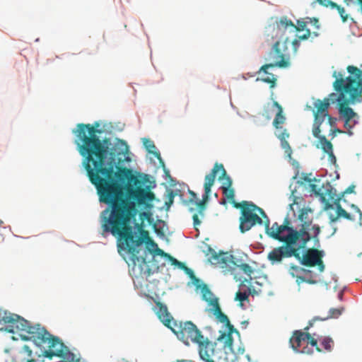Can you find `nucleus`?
Returning a JSON list of instances; mask_svg holds the SVG:
<instances>
[{"label":"nucleus","instance_id":"nucleus-43","mask_svg":"<svg viewBox=\"0 0 362 362\" xmlns=\"http://www.w3.org/2000/svg\"><path fill=\"white\" fill-rule=\"evenodd\" d=\"M357 1H358V4L360 6V11H361V12L362 13V0H357Z\"/></svg>","mask_w":362,"mask_h":362},{"label":"nucleus","instance_id":"nucleus-18","mask_svg":"<svg viewBox=\"0 0 362 362\" xmlns=\"http://www.w3.org/2000/svg\"><path fill=\"white\" fill-rule=\"evenodd\" d=\"M307 269L298 267L297 265L291 264L288 269V273L291 276L296 278V283L300 285L303 282H306L309 284H315L317 281L311 279H306L303 276V272H306Z\"/></svg>","mask_w":362,"mask_h":362},{"label":"nucleus","instance_id":"nucleus-19","mask_svg":"<svg viewBox=\"0 0 362 362\" xmlns=\"http://www.w3.org/2000/svg\"><path fill=\"white\" fill-rule=\"evenodd\" d=\"M157 253L158 255H160L161 256L167 257L170 260V262H171V264L173 265L177 266L179 268L185 269L186 271L187 274H189V276H190V278L192 279H194L196 281H199V279H197L196 276H194L193 271L192 269H189L188 267H187L184 263L179 262L177 259H176L175 258L172 257L170 255L164 252L160 249H158Z\"/></svg>","mask_w":362,"mask_h":362},{"label":"nucleus","instance_id":"nucleus-36","mask_svg":"<svg viewBox=\"0 0 362 362\" xmlns=\"http://www.w3.org/2000/svg\"><path fill=\"white\" fill-rule=\"evenodd\" d=\"M351 207L354 209V210L356 213L359 214L360 224L361 225L362 224V212H361V211L359 209V208L358 206H356L354 204L351 206Z\"/></svg>","mask_w":362,"mask_h":362},{"label":"nucleus","instance_id":"nucleus-48","mask_svg":"<svg viewBox=\"0 0 362 362\" xmlns=\"http://www.w3.org/2000/svg\"><path fill=\"white\" fill-rule=\"evenodd\" d=\"M329 158L330 160H336V158L334 159L333 157H329Z\"/></svg>","mask_w":362,"mask_h":362},{"label":"nucleus","instance_id":"nucleus-31","mask_svg":"<svg viewBox=\"0 0 362 362\" xmlns=\"http://www.w3.org/2000/svg\"><path fill=\"white\" fill-rule=\"evenodd\" d=\"M323 122H324V120L314 119L313 134L315 138L318 139V140L320 139V137L322 136V135H320V133H321L320 126Z\"/></svg>","mask_w":362,"mask_h":362},{"label":"nucleus","instance_id":"nucleus-53","mask_svg":"<svg viewBox=\"0 0 362 362\" xmlns=\"http://www.w3.org/2000/svg\"><path fill=\"white\" fill-rule=\"evenodd\" d=\"M33 360H28V362H33Z\"/></svg>","mask_w":362,"mask_h":362},{"label":"nucleus","instance_id":"nucleus-9","mask_svg":"<svg viewBox=\"0 0 362 362\" xmlns=\"http://www.w3.org/2000/svg\"><path fill=\"white\" fill-rule=\"evenodd\" d=\"M209 250L211 252V260L214 264L222 269L224 273L234 274V277L237 281H241V279L237 278L235 274L236 269H239L248 277V279H245V281L252 279L251 276L254 270L248 264L244 263L242 259L237 257L232 252H220L216 253L211 248H209Z\"/></svg>","mask_w":362,"mask_h":362},{"label":"nucleus","instance_id":"nucleus-16","mask_svg":"<svg viewBox=\"0 0 362 362\" xmlns=\"http://www.w3.org/2000/svg\"><path fill=\"white\" fill-rule=\"evenodd\" d=\"M156 313L159 320L163 324L170 329L173 325L174 319L170 313L168 312V308L165 305L160 301L156 302Z\"/></svg>","mask_w":362,"mask_h":362},{"label":"nucleus","instance_id":"nucleus-27","mask_svg":"<svg viewBox=\"0 0 362 362\" xmlns=\"http://www.w3.org/2000/svg\"><path fill=\"white\" fill-rule=\"evenodd\" d=\"M201 292L203 300L208 302L209 305L211 307L214 306V300L218 301V298L214 296L213 293L211 291L206 284L202 285L201 287Z\"/></svg>","mask_w":362,"mask_h":362},{"label":"nucleus","instance_id":"nucleus-4","mask_svg":"<svg viewBox=\"0 0 362 362\" xmlns=\"http://www.w3.org/2000/svg\"><path fill=\"white\" fill-rule=\"evenodd\" d=\"M265 230L270 238L283 243L282 245L274 248L268 253L267 259L272 264H280L284 259L297 255L293 246L296 245L301 239L299 247H303L305 240L303 238L308 234L305 233L304 229L298 230L293 228L288 217L284 218L283 224L279 225L275 222L272 227H269V221L267 220L265 222Z\"/></svg>","mask_w":362,"mask_h":362},{"label":"nucleus","instance_id":"nucleus-13","mask_svg":"<svg viewBox=\"0 0 362 362\" xmlns=\"http://www.w3.org/2000/svg\"><path fill=\"white\" fill-rule=\"evenodd\" d=\"M289 43L288 37L284 41L276 42L269 52V57L274 61V63L264 64L261 66V69L264 70L267 68H274L276 66L281 68L288 66L289 64Z\"/></svg>","mask_w":362,"mask_h":362},{"label":"nucleus","instance_id":"nucleus-50","mask_svg":"<svg viewBox=\"0 0 362 362\" xmlns=\"http://www.w3.org/2000/svg\"><path fill=\"white\" fill-rule=\"evenodd\" d=\"M333 96H335V94H334V93H331V94L329 95V97H330V98H332V97H333Z\"/></svg>","mask_w":362,"mask_h":362},{"label":"nucleus","instance_id":"nucleus-38","mask_svg":"<svg viewBox=\"0 0 362 362\" xmlns=\"http://www.w3.org/2000/svg\"><path fill=\"white\" fill-rule=\"evenodd\" d=\"M226 344L228 347L231 348L232 344H233V338H232L231 335L228 334V336L226 337Z\"/></svg>","mask_w":362,"mask_h":362},{"label":"nucleus","instance_id":"nucleus-42","mask_svg":"<svg viewBox=\"0 0 362 362\" xmlns=\"http://www.w3.org/2000/svg\"><path fill=\"white\" fill-rule=\"evenodd\" d=\"M354 188H355L354 185H351L345 189L344 193H346V194L353 193L354 192Z\"/></svg>","mask_w":362,"mask_h":362},{"label":"nucleus","instance_id":"nucleus-25","mask_svg":"<svg viewBox=\"0 0 362 362\" xmlns=\"http://www.w3.org/2000/svg\"><path fill=\"white\" fill-rule=\"evenodd\" d=\"M214 303L212 310L216 319L221 323L229 325V319L226 315L222 313L218 301L214 300Z\"/></svg>","mask_w":362,"mask_h":362},{"label":"nucleus","instance_id":"nucleus-20","mask_svg":"<svg viewBox=\"0 0 362 362\" xmlns=\"http://www.w3.org/2000/svg\"><path fill=\"white\" fill-rule=\"evenodd\" d=\"M291 28L294 31H296V25H295L293 21L287 18V16L281 17L279 21H276V30L277 33L276 35L278 37L279 33L280 36L284 35L285 31Z\"/></svg>","mask_w":362,"mask_h":362},{"label":"nucleus","instance_id":"nucleus-10","mask_svg":"<svg viewBox=\"0 0 362 362\" xmlns=\"http://www.w3.org/2000/svg\"><path fill=\"white\" fill-rule=\"evenodd\" d=\"M311 231H313V233H309L306 235L303 238L305 240V243L303 247H300L302 241L301 239L299 240L300 242L295 246H293L294 249L296 250V253L298 255H291V257H294L296 259H298L301 264L306 267H315L317 266L318 269L320 272H322L325 270V265L322 260V252L315 248H310L306 250L304 255H300V250L304 249L306 247L308 242L310 239H314L315 244L319 245V238L318 235L320 233V228L317 225H313L312 226Z\"/></svg>","mask_w":362,"mask_h":362},{"label":"nucleus","instance_id":"nucleus-45","mask_svg":"<svg viewBox=\"0 0 362 362\" xmlns=\"http://www.w3.org/2000/svg\"><path fill=\"white\" fill-rule=\"evenodd\" d=\"M331 131H332L333 133H334V132H339V133H342V132H343L342 131L339 130V129H334V130H332V129Z\"/></svg>","mask_w":362,"mask_h":362},{"label":"nucleus","instance_id":"nucleus-6","mask_svg":"<svg viewBox=\"0 0 362 362\" xmlns=\"http://www.w3.org/2000/svg\"><path fill=\"white\" fill-rule=\"evenodd\" d=\"M24 332L27 334V336L20 334L23 339H31L36 345L47 348L45 351V356L52 358L54 356L63 357L67 354L69 356L68 359L71 357V360H74L73 354L69 351L65 353L64 350V345L60 339L49 334L45 327L40 325H32L28 322V327H26Z\"/></svg>","mask_w":362,"mask_h":362},{"label":"nucleus","instance_id":"nucleus-32","mask_svg":"<svg viewBox=\"0 0 362 362\" xmlns=\"http://www.w3.org/2000/svg\"><path fill=\"white\" fill-rule=\"evenodd\" d=\"M249 297V293L246 292H241L238 291L235 294V300H238L240 302V303H243L245 300H247Z\"/></svg>","mask_w":362,"mask_h":362},{"label":"nucleus","instance_id":"nucleus-26","mask_svg":"<svg viewBox=\"0 0 362 362\" xmlns=\"http://www.w3.org/2000/svg\"><path fill=\"white\" fill-rule=\"evenodd\" d=\"M269 69V68H267L264 70H262L260 68L258 73L260 74L262 72L264 74V76H262L260 80L264 83L269 84V87L273 88L276 86L277 78L273 74L268 71Z\"/></svg>","mask_w":362,"mask_h":362},{"label":"nucleus","instance_id":"nucleus-1","mask_svg":"<svg viewBox=\"0 0 362 362\" xmlns=\"http://www.w3.org/2000/svg\"><path fill=\"white\" fill-rule=\"evenodd\" d=\"M115 165L111 163L107 169L90 180L97 189L100 202L109 206L100 214L103 234L111 233L117 237L119 249L131 255L133 269H138L139 274L148 277L151 269L145 257L138 255L137 247L150 240L149 233L141 223L135 224L136 232H134L132 221L137 214L136 205L149 206L155 195L147 187L127 185V181L133 182L135 185L139 181L128 168H118L115 172Z\"/></svg>","mask_w":362,"mask_h":362},{"label":"nucleus","instance_id":"nucleus-47","mask_svg":"<svg viewBox=\"0 0 362 362\" xmlns=\"http://www.w3.org/2000/svg\"><path fill=\"white\" fill-rule=\"evenodd\" d=\"M243 325H245V327L247 325L248 322L247 321H244L242 322Z\"/></svg>","mask_w":362,"mask_h":362},{"label":"nucleus","instance_id":"nucleus-28","mask_svg":"<svg viewBox=\"0 0 362 362\" xmlns=\"http://www.w3.org/2000/svg\"><path fill=\"white\" fill-rule=\"evenodd\" d=\"M143 144L149 153L153 155L160 161H162L160 153L159 151L156 150V147L153 141L150 139L144 138L143 139Z\"/></svg>","mask_w":362,"mask_h":362},{"label":"nucleus","instance_id":"nucleus-2","mask_svg":"<svg viewBox=\"0 0 362 362\" xmlns=\"http://www.w3.org/2000/svg\"><path fill=\"white\" fill-rule=\"evenodd\" d=\"M99 126L98 122L93 125L81 123L73 130L78 151L84 158L83 164L89 180L107 169L111 163L115 165L116 156L121 154L115 148L110 151L109 139H100L97 135L101 133V130L98 129Z\"/></svg>","mask_w":362,"mask_h":362},{"label":"nucleus","instance_id":"nucleus-8","mask_svg":"<svg viewBox=\"0 0 362 362\" xmlns=\"http://www.w3.org/2000/svg\"><path fill=\"white\" fill-rule=\"evenodd\" d=\"M221 171V175L218 176V180L222 182V188L232 187V180L227 175L226 171L221 163H216L211 170L210 173L205 176L204 179V194L202 196V200L196 202L193 199H189V203L193 205L194 207H189V210L191 212H194L195 209L197 210L198 214H194L192 216L193 223L196 228L197 226L201 224L199 216L203 218L204 216V211L206 209V203L208 202L209 198V194L211 192V188L215 182V179L218 172Z\"/></svg>","mask_w":362,"mask_h":362},{"label":"nucleus","instance_id":"nucleus-34","mask_svg":"<svg viewBox=\"0 0 362 362\" xmlns=\"http://www.w3.org/2000/svg\"><path fill=\"white\" fill-rule=\"evenodd\" d=\"M303 31H305L304 34L298 36V39L299 40H306L312 35V33H311V31L310 29L305 28V30H304Z\"/></svg>","mask_w":362,"mask_h":362},{"label":"nucleus","instance_id":"nucleus-21","mask_svg":"<svg viewBox=\"0 0 362 362\" xmlns=\"http://www.w3.org/2000/svg\"><path fill=\"white\" fill-rule=\"evenodd\" d=\"M308 24L312 25L317 30L320 28L318 18L305 17L297 21L296 31H303Z\"/></svg>","mask_w":362,"mask_h":362},{"label":"nucleus","instance_id":"nucleus-15","mask_svg":"<svg viewBox=\"0 0 362 362\" xmlns=\"http://www.w3.org/2000/svg\"><path fill=\"white\" fill-rule=\"evenodd\" d=\"M0 322L8 323L11 327L8 332L17 333L18 332H25L28 327V321L24 318L6 310L0 309Z\"/></svg>","mask_w":362,"mask_h":362},{"label":"nucleus","instance_id":"nucleus-14","mask_svg":"<svg viewBox=\"0 0 362 362\" xmlns=\"http://www.w3.org/2000/svg\"><path fill=\"white\" fill-rule=\"evenodd\" d=\"M275 110L276 112L273 121V125L276 129H281V132L276 134V136L281 142L286 141L289 137V134L287 132V130L286 129H283L281 126L286 121V117L283 114V108L281 105L276 101H274L272 104H267L264 107V115L267 119H270Z\"/></svg>","mask_w":362,"mask_h":362},{"label":"nucleus","instance_id":"nucleus-11","mask_svg":"<svg viewBox=\"0 0 362 362\" xmlns=\"http://www.w3.org/2000/svg\"><path fill=\"white\" fill-rule=\"evenodd\" d=\"M305 180L311 182L312 180L305 177ZM317 183H310V187L317 196L320 197L325 203L327 208L332 207V203L337 206V218L343 217L347 220L354 221L355 218L344 209L339 204L341 197H339L336 190L333 188L329 182L320 184V180L314 179Z\"/></svg>","mask_w":362,"mask_h":362},{"label":"nucleus","instance_id":"nucleus-3","mask_svg":"<svg viewBox=\"0 0 362 362\" xmlns=\"http://www.w3.org/2000/svg\"><path fill=\"white\" fill-rule=\"evenodd\" d=\"M347 71L353 75L344 79L343 75L334 71L333 76L336 80L333 83L334 89L339 93L337 99L339 104V113L344 119V127L351 135V129L356 124L357 114L352 108L349 107V103L356 100L361 101L362 98V70L354 66H348Z\"/></svg>","mask_w":362,"mask_h":362},{"label":"nucleus","instance_id":"nucleus-29","mask_svg":"<svg viewBox=\"0 0 362 362\" xmlns=\"http://www.w3.org/2000/svg\"><path fill=\"white\" fill-rule=\"evenodd\" d=\"M344 310L343 308H331L329 311V314L324 317H314L311 321H313V323L315 322L316 320H326L330 318H337L339 316H340Z\"/></svg>","mask_w":362,"mask_h":362},{"label":"nucleus","instance_id":"nucleus-41","mask_svg":"<svg viewBox=\"0 0 362 362\" xmlns=\"http://www.w3.org/2000/svg\"><path fill=\"white\" fill-rule=\"evenodd\" d=\"M23 350L27 353V355L28 356H32V350L30 349V347L27 345H25L23 346Z\"/></svg>","mask_w":362,"mask_h":362},{"label":"nucleus","instance_id":"nucleus-35","mask_svg":"<svg viewBox=\"0 0 362 362\" xmlns=\"http://www.w3.org/2000/svg\"><path fill=\"white\" fill-rule=\"evenodd\" d=\"M327 118L328 123L331 127H334L337 122V118L331 117L329 114L328 116H326Z\"/></svg>","mask_w":362,"mask_h":362},{"label":"nucleus","instance_id":"nucleus-7","mask_svg":"<svg viewBox=\"0 0 362 362\" xmlns=\"http://www.w3.org/2000/svg\"><path fill=\"white\" fill-rule=\"evenodd\" d=\"M313 325V321H310L308 326L304 328V331L296 330L293 332L289 340L291 347L296 352L305 354H313L314 350L322 352V349L317 345V341L319 340L327 351H331L334 346L333 339L329 337H322L316 333L310 334L308 332Z\"/></svg>","mask_w":362,"mask_h":362},{"label":"nucleus","instance_id":"nucleus-23","mask_svg":"<svg viewBox=\"0 0 362 362\" xmlns=\"http://www.w3.org/2000/svg\"><path fill=\"white\" fill-rule=\"evenodd\" d=\"M310 211V209H302L298 215V218L303 223L300 229H304L305 233L313 234V231H311L312 227L310 228L311 221L308 217V213Z\"/></svg>","mask_w":362,"mask_h":362},{"label":"nucleus","instance_id":"nucleus-40","mask_svg":"<svg viewBox=\"0 0 362 362\" xmlns=\"http://www.w3.org/2000/svg\"><path fill=\"white\" fill-rule=\"evenodd\" d=\"M303 276H305L306 279H312V271L307 269L306 272H303Z\"/></svg>","mask_w":362,"mask_h":362},{"label":"nucleus","instance_id":"nucleus-51","mask_svg":"<svg viewBox=\"0 0 362 362\" xmlns=\"http://www.w3.org/2000/svg\"><path fill=\"white\" fill-rule=\"evenodd\" d=\"M190 193H191V194H192V196H194V197H195V196H196L195 193H194L193 192H190Z\"/></svg>","mask_w":362,"mask_h":362},{"label":"nucleus","instance_id":"nucleus-5","mask_svg":"<svg viewBox=\"0 0 362 362\" xmlns=\"http://www.w3.org/2000/svg\"><path fill=\"white\" fill-rule=\"evenodd\" d=\"M170 329L185 344H189V341L197 344L199 356L204 361L215 362L212 358L214 353V344L204 337L194 323L190 321L185 322L173 321V325Z\"/></svg>","mask_w":362,"mask_h":362},{"label":"nucleus","instance_id":"nucleus-52","mask_svg":"<svg viewBox=\"0 0 362 362\" xmlns=\"http://www.w3.org/2000/svg\"><path fill=\"white\" fill-rule=\"evenodd\" d=\"M339 298H341V297H342V293H339Z\"/></svg>","mask_w":362,"mask_h":362},{"label":"nucleus","instance_id":"nucleus-24","mask_svg":"<svg viewBox=\"0 0 362 362\" xmlns=\"http://www.w3.org/2000/svg\"><path fill=\"white\" fill-rule=\"evenodd\" d=\"M320 146L317 145V148H320L325 153H326L329 157H333L335 159V156L333 153V146L332 143L327 139L325 136H322L319 139Z\"/></svg>","mask_w":362,"mask_h":362},{"label":"nucleus","instance_id":"nucleus-37","mask_svg":"<svg viewBox=\"0 0 362 362\" xmlns=\"http://www.w3.org/2000/svg\"><path fill=\"white\" fill-rule=\"evenodd\" d=\"M226 326L228 329V334L231 335L233 332L238 333V332L236 330V329L234 328V327L229 322V325H226Z\"/></svg>","mask_w":362,"mask_h":362},{"label":"nucleus","instance_id":"nucleus-33","mask_svg":"<svg viewBox=\"0 0 362 362\" xmlns=\"http://www.w3.org/2000/svg\"><path fill=\"white\" fill-rule=\"evenodd\" d=\"M281 146L283 149H284L285 153L288 155V156L291 157L292 153L291 148L287 141H281Z\"/></svg>","mask_w":362,"mask_h":362},{"label":"nucleus","instance_id":"nucleus-17","mask_svg":"<svg viewBox=\"0 0 362 362\" xmlns=\"http://www.w3.org/2000/svg\"><path fill=\"white\" fill-rule=\"evenodd\" d=\"M330 103L329 98H324L323 100L320 99L316 100L314 103V107L316 109L313 111L314 117L315 120H325L326 116H328V109Z\"/></svg>","mask_w":362,"mask_h":362},{"label":"nucleus","instance_id":"nucleus-44","mask_svg":"<svg viewBox=\"0 0 362 362\" xmlns=\"http://www.w3.org/2000/svg\"><path fill=\"white\" fill-rule=\"evenodd\" d=\"M313 37H317L319 35V33L317 31L311 32Z\"/></svg>","mask_w":362,"mask_h":362},{"label":"nucleus","instance_id":"nucleus-22","mask_svg":"<svg viewBox=\"0 0 362 362\" xmlns=\"http://www.w3.org/2000/svg\"><path fill=\"white\" fill-rule=\"evenodd\" d=\"M317 1L320 5L323 6H325V7L329 6L332 9H334V8L337 9L341 18L342 22L345 23L348 21L349 15L345 13V9L344 7L338 5L337 4L333 2L330 0H317Z\"/></svg>","mask_w":362,"mask_h":362},{"label":"nucleus","instance_id":"nucleus-49","mask_svg":"<svg viewBox=\"0 0 362 362\" xmlns=\"http://www.w3.org/2000/svg\"><path fill=\"white\" fill-rule=\"evenodd\" d=\"M146 215H147V214L146 212H143L141 214V216H146Z\"/></svg>","mask_w":362,"mask_h":362},{"label":"nucleus","instance_id":"nucleus-30","mask_svg":"<svg viewBox=\"0 0 362 362\" xmlns=\"http://www.w3.org/2000/svg\"><path fill=\"white\" fill-rule=\"evenodd\" d=\"M223 194L230 203L235 207V204H238L235 201V191L233 187L222 188Z\"/></svg>","mask_w":362,"mask_h":362},{"label":"nucleus","instance_id":"nucleus-12","mask_svg":"<svg viewBox=\"0 0 362 362\" xmlns=\"http://www.w3.org/2000/svg\"><path fill=\"white\" fill-rule=\"evenodd\" d=\"M235 208L240 209V230L245 233L255 225H262L263 221L257 214L258 211L263 217H267L264 211L253 204L247 201H243L240 204H235Z\"/></svg>","mask_w":362,"mask_h":362},{"label":"nucleus","instance_id":"nucleus-39","mask_svg":"<svg viewBox=\"0 0 362 362\" xmlns=\"http://www.w3.org/2000/svg\"><path fill=\"white\" fill-rule=\"evenodd\" d=\"M292 45L293 47L294 51L296 52L297 49L300 45V40L298 39H295L292 41Z\"/></svg>","mask_w":362,"mask_h":362},{"label":"nucleus","instance_id":"nucleus-46","mask_svg":"<svg viewBox=\"0 0 362 362\" xmlns=\"http://www.w3.org/2000/svg\"><path fill=\"white\" fill-rule=\"evenodd\" d=\"M173 195H172L170 198L169 204H171L173 203Z\"/></svg>","mask_w":362,"mask_h":362},{"label":"nucleus","instance_id":"nucleus-54","mask_svg":"<svg viewBox=\"0 0 362 362\" xmlns=\"http://www.w3.org/2000/svg\"><path fill=\"white\" fill-rule=\"evenodd\" d=\"M73 362H78V360H76V361H73Z\"/></svg>","mask_w":362,"mask_h":362}]
</instances>
